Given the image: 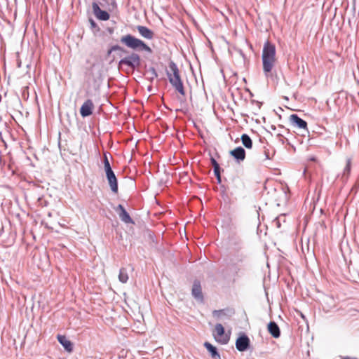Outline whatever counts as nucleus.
Listing matches in <instances>:
<instances>
[{
  "mask_svg": "<svg viewBox=\"0 0 359 359\" xmlns=\"http://www.w3.org/2000/svg\"><path fill=\"white\" fill-rule=\"evenodd\" d=\"M263 72L266 76L271 72L276 60V46L274 44L266 41L262 50Z\"/></svg>",
  "mask_w": 359,
  "mask_h": 359,
  "instance_id": "1",
  "label": "nucleus"
},
{
  "mask_svg": "<svg viewBox=\"0 0 359 359\" xmlns=\"http://www.w3.org/2000/svg\"><path fill=\"white\" fill-rule=\"evenodd\" d=\"M169 69L170 70L166 71L169 82L180 95H184L185 90L180 75V71L173 61L169 62Z\"/></svg>",
  "mask_w": 359,
  "mask_h": 359,
  "instance_id": "2",
  "label": "nucleus"
},
{
  "mask_svg": "<svg viewBox=\"0 0 359 359\" xmlns=\"http://www.w3.org/2000/svg\"><path fill=\"white\" fill-rule=\"evenodd\" d=\"M120 41L128 48L136 51H145L151 53V48L147 46L142 40L136 38L132 34H126L123 36Z\"/></svg>",
  "mask_w": 359,
  "mask_h": 359,
  "instance_id": "3",
  "label": "nucleus"
},
{
  "mask_svg": "<svg viewBox=\"0 0 359 359\" xmlns=\"http://www.w3.org/2000/svg\"><path fill=\"white\" fill-rule=\"evenodd\" d=\"M127 66L135 70L141 66V57L139 54L135 52H131L127 56L121 59L118 63V69H123V66Z\"/></svg>",
  "mask_w": 359,
  "mask_h": 359,
  "instance_id": "4",
  "label": "nucleus"
},
{
  "mask_svg": "<svg viewBox=\"0 0 359 359\" xmlns=\"http://www.w3.org/2000/svg\"><path fill=\"white\" fill-rule=\"evenodd\" d=\"M250 346V340L248 336L241 332L236 341V348L241 352L246 351Z\"/></svg>",
  "mask_w": 359,
  "mask_h": 359,
  "instance_id": "5",
  "label": "nucleus"
},
{
  "mask_svg": "<svg viewBox=\"0 0 359 359\" xmlns=\"http://www.w3.org/2000/svg\"><path fill=\"white\" fill-rule=\"evenodd\" d=\"M217 335L215 336L216 341L222 344H226L230 339V336L225 334V330L224 326L221 323L215 325V327Z\"/></svg>",
  "mask_w": 359,
  "mask_h": 359,
  "instance_id": "6",
  "label": "nucleus"
},
{
  "mask_svg": "<svg viewBox=\"0 0 359 359\" xmlns=\"http://www.w3.org/2000/svg\"><path fill=\"white\" fill-rule=\"evenodd\" d=\"M104 172L111 191L114 194L118 193V180L112 168L106 170Z\"/></svg>",
  "mask_w": 359,
  "mask_h": 359,
  "instance_id": "7",
  "label": "nucleus"
},
{
  "mask_svg": "<svg viewBox=\"0 0 359 359\" xmlns=\"http://www.w3.org/2000/svg\"><path fill=\"white\" fill-rule=\"evenodd\" d=\"M114 210L118 213L120 219L123 222L126 224H134V221L123 205L118 204L117 207L114 208Z\"/></svg>",
  "mask_w": 359,
  "mask_h": 359,
  "instance_id": "8",
  "label": "nucleus"
},
{
  "mask_svg": "<svg viewBox=\"0 0 359 359\" xmlns=\"http://www.w3.org/2000/svg\"><path fill=\"white\" fill-rule=\"evenodd\" d=\"M92 8L93 14L98 20L106 21L109 19V13L106 11L102 10L97 2H93Z\"/></svg>",
  "mask_w": 359,
  "mask_h": 359,
  "instance_id": "9",
  "label": "nucleus"
},
{
  "mask_svg": "<svg viewBox=\"0 0 359 359\" xmlns=\"http://www.w3.org/2000/svg\"><path fill=\"white\" fill-rule=\"evenodd\" d=\"M94 104L91 100H86L80 108V114L83 118L88 117L93 114Z\"/></svg>",
  "mask_w": 359,
  "mask_h": 359,
  "instance_id": "10",
  "label": "nucleus"
},
{
  "mask_svg": "<svg viewBox=\"0 0 359 359\" xmlns=\"http://www.w3.org/2000/svg\"><path fill=\"white\" fill-rule=\"evenodd\" d=\"M241 271V264H235L229 261L226 266V273L228 276L233 278V281L235 280V278L238 276Z\"/></svg>",
  "mask_w": 359,
  "mask_h": 359,
  "instance_id": "11",
  "label": "nucleus"
},
{
  "mask_svg": "<svg viewBox=\"0 0 359 359\" xmlns=\"http://www.w3.org/2000/svg\"><path fill=\"white\" fill-rule=\"evenodd\" d=\"M229 154L238 163L245 158V150L241 146L230 151Z\"/></svg>",
  "mask_w": 359,
  "mask_h": 359,
  "instance_id": "12",
  "label": "nucleus"
},
{
  "mask_svg": "<svg viewBox=\"0 0 359 359\" xmlns=\"http://www.w3.org/2000/svg\"><path fill=\"white\" fill-rule=\"evenodd\" d=\"M291 124L300 129L307 130V123L306 121L300 118L297 114H293L290 116Z\"/></svg>",
  "mask_w": 359,
  "mask_h": 359,
  "instance_id": "13",
  "label": "nucleus"
},
{
  "mask_svg": "<svg viewBox=\"0 0 359 359\" xmlns=\"http://www.w3.org/2000/svg\"><path fill=\"white\" fill-rule=\"evenodd\" d=\"M191 294L193 297L198 300V301H203V295L202 293V289L201 283L198 280H195L193 284L192 290H191Z\"/></svg>",
  "mask_w": 359,
  "mask_h": 359,
  "instance_id": "14",
  "label": "nucleus"
},
{
  "mask_svg": "<svg viewBox=\"0 0 359 359\" xmlns=\"http://www.w3.org/2000/svg\"><path fill=\"white\" fill-rule=\"evenodd\" d=\"M57 339L58 342L63 346L65 350L69 353L72 352L73 351V344L69 340L66 336L57 334Z\"/></svg>",
  "mask_w": 359,
  "mask_h": 359,
  "instance_id": "15",
  "label": "nucleus"
},
{
  "mask_svg": "<svg viewBox=\"0 0 359 359\" xmlns=\"http://www.w3.org/2000/svg\"><path fill=\"white\" fill-rule=\"evenodd\" d=\"M268 332L273 338H279L280 336V330L278 324L274 321H270L267 325Z\"/></svg>",
  "mask_w": 359,
  "mask_h": 359,
  "instance_id": "16",
  "label": "nucleus"
},
{
  "mask_svg": "<svg viewBox=\"0 0 359 359\" xmlns=\"http://www.w3.org/2000/svg\"><path fill=\"white\" fill-rule=\"evenodd\" d=\"M137 29L142 37L149 40L154 38V32L148 27L142 25H138L137 26Z\"/></svg>",
  "mask_w": 359,
  "mask_h": 359,
  "instance_id": "17",
  "label": "nucleus"
},
{
  "mask_svg": "<svg viewBox=\"0 0 359 359\" xmlns=\"http://www.w3.org/2000/svg\"><path fill=\"white\" fill-rule=\"evenodd\" d=\"M204 346L207 349V351L210 353L211 357L213 359H221L220 355L217 351V348L213 346L212 344L205 341L204 343Z\"/></svg>",
  "mask_w": 359,
  "mask_h": 359,
  "instance_id": "18",
  "label": "nucleus"
},
{
  "mask_svg": "<svg viewBox=\"0 0 359 359\" xmlns=\"http://www.w3.org/2000/svg\"><path fill=\"white\" fill-rule=\"evenodd\" d=\"M245 258H246V255L243 252H235L234 254H233L230 257L229 262L235 263V264H241L245 261Z\"/></svg>",
  "mask_w": 359,
  "mask_h": 359,
  "instance_id": "19",
  "label": "nucleus"
},
{
  "mask_svg": "<svg viewBox=\"0 0 359 359\" xmlns=\"http://www.w3.org/2000/svg\"><path fill=\"white\" fill-rule=\"evenodd\" d=\"M351 158H348L346 160V165L344 169V171H343V173H342V175L341 177V179L344 183L347 182L349 175L351 174Z\"/></svg>",
  "mask_w": 359,
  "mask_h": 359,
  "instance_id": "20",
  "label": "nucleus"
},
{
  "mask_svg": "<svg viewBox=\"0 0 359 359\" xmlns=\"http://www.w3.org/2000/svg\"><path fill=\"white\" fill-rule=\"evenodd\" d=\"M233 313V311L229 309L214 310L212 311V316L217 318H220L222 316H231Z\"/></svg>",
  "mask_w": 359,
  "mask_h": 359,
  "instance_id": "21",
  "label": "nucleus"
},
{
  "mask_svg": "<svg viewBox=\"0 0 359 359\" xmlns=\"http://www.w3.org/2000/svg\"><path fill=\"white\" fill-rule=\"evenodd\" d=\"M242 144L247 149H251L252 147V140L248 134H243L241 137Z\"/></svg>",
  "mask_w": 359,
  "mask_h": 359,
  "instance_id": "22",
  "label": "nucleus"
},
{
  "mask_svg": "<svg viewBox=\"0 0 359 359\" xmlns=\"http://www.w3.org/2000/svg\"><path fill=\"white\" fill-rule=\"evenodd\" d=\"M118 280L122 283H127V281L128 280V275L126 269L121 268L120 269L119 274H118Z\"/></svg>",
  "mask_w": 359,
  "mask_h": 359,
  "instance_id": "23",
  "label": "nucleus"
},
{
  "mask_svg": "<svg viewBox=\"0 0 359 359\" xmlns=\"http://www.w3.org/2000/svg\"><path fill=\"white\" fill-rule=\"evenodd\" d=\"M147 72L151 75V76L149 79L151 81H152L155 78L158 76V74L155 68L153 67H149Z\"/></svg>",
  "mask_w": 359,
  "mask_h": 359,
  "instance_id": "24",
  "label": "nucleus"
},
{
  "mask_svg": "<svg viewBox=\"0 0 359 359\" xmlns=\"http://www.w3.org/2000/svg\"><path fill=\"white\" fill-rule=\"evenodd\" d=\"M111 50H113V51H116V50H118L123 53H128V51L127 50H126L124 48L120 46L119 45H114L111 47Z\"/></svg>",
  "mask_w": 359,
  "mask_h": 359,
  "instance_id": "25",
  "label": "nucleus"
},
{
  "mask_svg": "<svg viewBox=\"0 0 359 359\" xmlns=\"http://www.w3.org/2000/svg\"><path fill=\"white\" fill-rule=\"evenodd\" d=\"M103 163H104V170L111 168V166L110 165V163L108 160V158H107V156L106 154H104Z\"/></svg>",
  "mask_w": 359,
  "mask_h": 359,
  "instance_id": "26",
  "label": "nucleus"
},
{
  "mask_svg": "<svg viewBox=\"0 0 359 359\" xmlns=\"http://www.w3.org/2000/svg\"><path fill=\"white\" fill-rule=\"evenodd\" d=\"M214 174L216 177L217 181L218 184H220L222 182V177H221V168L214 170Z\"/></svg>",
  "mask_w": 359,
  "mask_h": 359,
  "instance_id": "27",
  "label": "nucleus"
},
{
  "mask_svg": "<svg viewBox=\"0 0 359 359\" xmlns=\"http://www.w3.org/2000/svg\"><path fill=\"white\" fill-rule=\"evenodd\" d=\"M210 161H211V164L213 167V170L220 169L219 164L217 163V161L213 157H211Z\"/></svg>",
  "mask_w": 359,
  "mask_h": 359,
  "instance_id": "28",
  "label": "nucleus"
},
{
  "mask_svg": "<svg viewBox=\"0 0 359 359\" xmlns=\"http://www.w3.org/2000/svg\"><path fill=\"white\" fill-rule=\"evenodd\" d=\"M89 22H90V27L92 29H99L96 22L94 21V20H93L92 18H90L89 19Z\"/></svg>",
  "mask_w": 359,
  "mask_h": 359,
  "instance_id": "29",
  "label": "nucleus"
},
{
  "mask_svg": "<svg viewBox=\"0 0 359 359\" xmlns=\"http://www.w3.org/2000/svg\"><path fill=\"white\" fill-rule=\"evenodd\" d=\"M358 189H359V176H358V178L356 180L355 184L353 185V187L352 188V191H355L356 192L358 190Z\"/></svg>",
  "mask_w": 359,
  "mask_h": 359,
  "instance_id": "30",
  "label": "nucleus"
},
{
  "mask_svg": "<svg viewBox=\"0 0 359 359\" xmlns=\"http://www.w3.org/2000/svg\"><path fill=\"white\" fill-rule=\"evenodd\" d=\"M264 154H265L266 158L270 159L269 151H265Z\"/></svg>",
  "mask_w": 359,
  "mask_h": 359,
  "instance_id": "31",
  "label": "nucleus"
},
{
  "mask_svg": "<svg viewBox=\"0 0 359 359\" xmlns=\"http://www.w3.org/2000/svg\"><path fill=\"white\" fill-rule=\"evenodd\" d=\"M275 221H276V222L277 226H278V227H280V224L279 220L276 218V219H275Z\"/></svg>",
  "mask_w": 359,
  "mask_h": 359,
  "instance_id": "32",
  "label": "nucleus"
},
{
  "mask_svg": "<svg viewBox=\"0 0 359 359\" xmlns=\"http://www.w3.org/2000/svg\"><path fill=\"white\" fill-rule=\"evenodd\" d=\"M114 52L113 50H111V48L107 51V55H110L111 53Z\"/></svg>",
  "mask_w": 359,
  "mask_h": 359,
  "instance_id": "33",
  "label": "nucleus"
},
{
  "mask_svg": "<svg viewBox=\"0 0 359 359\" xmlns=\"http://www.w3.org/2000/svg\"><path fill=\"white\" fill-rule=\"evenodd\" d=\"M310 160H311V161H316V157H314V156H313V157H311V158H310Z\"/></svg>",
  "mask_w": 359,
  "mask_h": 359,
  "instance_id": "34",
  "label": "nucleus"
},
{
  "mask_svg": "<svg viewBox=\"0 0 359 359\" xmlns=\"http://www.w3.org/2000/svg\"><path fill=\"white\" fill-rule=\"evenodd\" d=\"M151 89H152V87H151V86H149V87H148V90H149V91H151Z\"/></svg>",
  "mask_w": 359,
  "mask_h": 359,
  "instance_id": "35",
  "label": "nucleus"
},
{
  "mask_svg": "<svg viewBox=\"0 0 359 359\" xmlns=\"http://www.w3.org/2000/svg\"><path fill=\"white\" fill-rule=\"evenodd\" d=\"M279 137H280L282 139H283V137L281 135H278ZM283 141V143H284L283 140H281Z\"/></svg>",
  "mask_w": 359,
  "mask_h": 359,
  "instance_id": "36",
  "label": "nucleus"
},
{
  "mask_svg": "<svg viewBox=\"0 0 359 359\" xmlns=\"http://www.w3.org/2000/svg\"><path fill=\"white\" fill-rule=\"evenodd\" d=\"M301 317H302V318H304V319L305 318V316H304L303 315V313H301Z\"/></svg>",
  "mask_w": 359,
  "mask_h": 359,
  "instance_id": "37",
  "label": "nucleus"
},
{
  "mask_svg": "<svg viewBox=\"0 0 359 359\" xmlns=\"http://www.w3.org/2000/svg\"><path fill=\"white\" fill-rule=\"evenodd\" d=\"M343 359H351L349 357H345Z\"/></svg>",
  "mask_w": 359,
  "mask_h": 359,
  "instance_id": "38",
  "label": "nucleus"
}]
</instances>
